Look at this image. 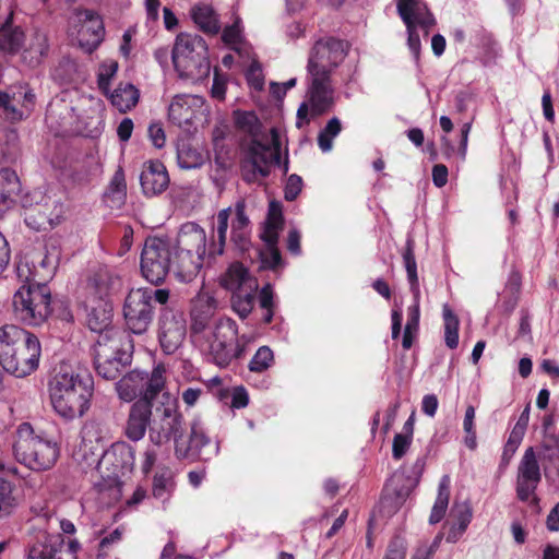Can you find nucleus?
<instances>
[{
    "label": "nucleus",
    "mask_w": 559,
    "mask_h": 559,
    "mask_svg": "<svg viewBox=\"0 0 559 559\" xmlns=\"http://www.w3.org/2000/svg\"><path fill=\"white\" fill-rule=\"evenodd\" d=\"M37 295L40 297V300H37V314L43 321L50 318L69 322L72 319L67 305L62 300L51 299L50 292L45 284L37 283Z\"/></svg>",
    "instance_id": "bb28decb"
},
{
    "label": "nucleus",
    "mask_w": 559,
    "mask_h": 559,
    "mask_svg": "<svg viewBox=\"0 0 559 559\" xmlns=\"http://www.w3.org/2000/svg\"><path fill=\"white\" fill-rule=\"evenodd\" d=\"M404 265L407 272V278L413 295H419V284L417 276V264L412 249L411 241H407V248L403 254Z\"/></svg>",
    "instance_id": "49530a36"
},
{
    "label": "nucleus",
    "mask_w": 559,
    "mask_h": 559,
    "mask_svg": "<svg viewBox=\"0 0 559 559\" xmlns=\"http://www.w3.org/2000/svg\"><path fill=\"white\" fill-rule=\"evenodd\" d=\"M542 480L540 467L537 455L533 448L525 450L519 467L516 477V493L521 501L535 502V491Z\"/></svg>",
    "instance_id": "a211bd4d"
},
{
    "label": "nucleus",
    "mask_w": 559,
    "mask_h": 559,
    "mask_svg": "<svg viewBox=\"0 0 559 559\" xmlns=\"http://www.w3.org/2000/svg\"><path fill=\"white\" fill-rule=\"evenodd\" d=\"M76 17L82 23L81 29L78 31L79 44L85 51L92 52L103 41L105 32L103 21L92 10L78 11Z\"/></svg>",
    "instance_id": "aec40b11"
},
{
    "label": "nucleus",
    "mask_w": 559,
    "mask_h": 559,
    "mask_svg": "<svg viewBox=\"0 0 559 559\" xmlns=\"http://www.w3.org/2000/svg\"><path fill=\"white\" fill-rule=\"evenodd\" d=\"M150 441L157 447L174 441V447L185 435V419L176 395L163 391L152 401Z\"/></svg>",
    "instance_id": "20e7f679"
},
{
    "label": "nucleus",
    "mask_w": 559,
    "mask_h": 559,
    "mask_svg": "<svg viewBox=\"0 0 559 559\" xmlns=\"http://www.w3.org/2000/svg\"><path fill=\"white\" fill-rule=\"evenodd\" d=\"M114 107L120 112L132 109L139 102L140 92L131 83L119 84L112 93L107 94Z\"/></svg>",
    "instance_id": "4c0bfd02"
},
{
    "label": "nucleus",
    "mask_w": 559,
    "mask_h": 559,
    "mask_svg": "<svg viewBox=\"0 0 559 559\" xmlns=\"http://www.w3.org/2000/svg\"><path fill=\"white\" fill-rule=\"evenodd\" d=\"M171 270L169 243L160 238H148L141 253V272L152 284L162 283Z\"/></svg>",
    "instance_id": "ddd939ff"
},
{
    "label": "nucleus",
    "mask_w": 559,
    "mask_h": 559,
    "mask_svg": "<svg viewBox=\"0 0 559 559\" xmlns=\"http://www.w3.org/2000/svg\"><path fill=\"white\" fill-rule=\"evenodd\" d=\"M94 380L87 371H76L61 364L49 381V395L55 412L67 420L82 417L91 405Z\"/></svg>",
    "instance_id": "f257e3e1"
},
{
    "label": "nucleus",
    "mask_w": 559,
    "mask_h": 559,
    "mask_svg": "<svg viewBox=\"0 0 559 559\" xmlns=\"http://www.w3.org/2000/svg\"><path fill=\"white\" fill-rule=\"evenodd\" d=\"M216 308L217 301L209 292L201 290L197 295L191 308V330L193 333H200L206 328Z\"/></svg>",
    "instance_id": "cd10ccee"
},
{
    "label": "nucleus",
    "mask_w": 559,
    "mask_h": 559,
    "mask_svg": "<svg viewBox=\"0 0 559 559\" xmlns=\"http://www.w3.org/2000/svg\"><path fill=\"white\" fill-rule=\"evenodd\" d=\"M98 428L99 425L96 421H87L82 429L83 441H99L100 436L98 433Z\"/></svg>",
    "instance_id": "774afa93"
},
{
    "label": "nucleus",
    "mask_w": 559,
    "mask_h": 559,
    "mask_svg": "<svg viewBox=\"0 0 559 559\" xmlns=\"http://www.w3.org/2000/svg\"><path fill=\"white\" fill-rule=\"evenodd\" d=\"M302 188V179L298 175H290L286 181L285 186V199L287 201H294L298 194L300 193Z\"/></svg>",
    "instance_id": "4d7b16f0"
},
{
    "label": "nucleus",
    "mask_w": 559,
    "mask_h": 559,
    "mask_svg": "<svg viewBox=\"0 0 559 559\" xmlns=\"http://www.w3.org/2000/svg\"><path fill=\"white\" fill-rule=\"evenodd\" d=\"M60 455L59 443L55 438L37 436V471L51 468Z\"/></svg>",
    "instance_id": "e433bc0d"
},
{
    "label": "nucleus",
    "mask_w": 559,
    "mask_h": 559,
    "mask_svg": "<svg viewBox=\"0 0 559 559\" xmlns=\"http://www.w3.org/2000/svg\"><path fill=\"white\" fill-rule=\"evenodd\" d=\"M17 277L22 285L13 296L14 314L19 321L32 325L35 319L33 305V287L35 280L27 261H20L17 264Z\"/></svg>",
    "instance_id": "f3484780"
},
{
    "label": "nucleus",
    "mask_w": 559,
    "mask_h": 559,
    "mask_svg": "<svg viewBox=\"0 0 559 559\" xmlns=\"http://www.w3.org/2000/svg\"><path fill=\"white\" fill-rule=\"evenodd\" d=\"M283 223L281 205L276 202H271L264 228L261 234V238L265 242L266 247L277 246L278 233L283 227Z\"/></svg>",
    "instance_id": "c9c22d12"
},
{
    "label": "nucleus",
    "mask_w": 559,
    "mask_h": 559,
    "mask_svg": "<svg viewBox=\"0 0 559 559\" xmlns=\"http://www.w3.org/2000/svg\"><path fill=\"white\" fill-rule=\"evenodd\" d=\"M452 514L455 519L453 524H455L456 527H460L461 531H466L473 518V512L469 504L467 502L455 504L452 509Z\"/></svg>",
    "instance_id": "3c124183"
},
{
    "label": "nucleus",
    "mask_w": 559,
    "mask_h": 559,
    "mask_svg": "<svg viewBox=\"0 0 559 559\" xmlns=\"http://www.w3.org/2000/svg\"><path fill=\"white\" fill-rule=\"evenodd\" d=\"M274 361V354L269 346L258 348L249 362V370L252 372H263L267 370Z\"/></svg>",
    "instance_id": "de8ad7c7"
},
{
    "label": "nucleus",
    "mask_w": 559,
    "mask_h": 559,
    "mask_svg": "<svg viewBox=\"0 0 559 559\" xmlns=\"http://www.w3.org/2000/svg\"><path fill=\"white\" fill-rule=\"evenodd\" d=\"M59 260V252L56 247H53L51 252H48L46 257L40 262V266L45 270H47L46 277L51 278L53 275V272L57 267Z\"/></svg>",
    "instance_id": "052dcab7"
},
{
    "label": "nucleus",
    "mask_w": 559,
    "mask_h": 559,
    "mask_svg": "<svg viewBox=\"0 0 559 559\" xmlns=\"http://www.w3.org/2000/svg\"><path fill=\"white\" fill-rule=\"evenodd\" d=\"M348 45L333 37L322 38L313 45L307 64L308 74L332 78L334 70L344 61Z\"/></svg>",
    "instance_id": "9b49d317"
},
{
    "label": "nucleus",
    "mask_w": 559,
    "mask_h": 559,
    "mask_svg": "<svg viewBox=\"0 0 559 559\" xmlns=\"http://www.w3.org/2000/svg\"><path fill=\"white\" fill-rule=\"evenodd\" d=\"M148 135L155 147L160 148L165 145V132L159 123H153L150 126Z\"/></svg>",
    "instance_id": "0e129e2a"
},
{
    "label": "nucleus",
    "mask_w": 559,
    "mask_h": 559,
    "mask_svg": "<svg viewBox=\"0 0 559 559\" xmlns=\"http://www.w3.org/2000/svg\"><path fill=\"white\" fill-rule=\"evenodd\" d=\"M438 399L435 394H427L421 401V411L429 417H433L438 409Z\"/></svg>",
    "instance_id": "338daca9"
},
{
    "label": "nucleus",
    "mask_w": 559,
    "mask_h": 559,
    "mask_svg": "<svg viewBox=\"0 0 559 559\" xmlns=\"http://www.w3.org/2000/svg\"><path fill=\"white\" fill-rule=\"evenodd\" d=\"M133 345L129 335L121 331H109L98 336L94 346V366L98 376L116 379L131 362Z\"/></svg>",
    "instance_id": "39448f33"
},
{
    "label": "nucleus",
    "mask_w": 559,
    "mask_h": 559,
    "mask_svg": "<svg viewBox=\"0 0 559 559\" xmlns=\"http://www.w3.org/2000/svg\"><path fill=\"white\" fill-rule=\"evenodd\" d=\"M140 182L145 195L152 197L162 193L169 183L168 174L163 163L159 160L144 163Z\"/></svg>",
    "instance_id": "a878e982"
},
{
    "label": "nucleus",
    "mask_w": 559,
    "mask_h": 559,
    "mask_svg": "<svg viewBox=\"0 0 559 559\" xmlns=\"http://www.w3.org/2000/svg\"><path fill=\"white\" fill-rule=\"evenodd\" d=\"M85 309L86 322L91 331L98 333L99 336L109 331H119L111 326L112 305L110 300L87 298Z\"/></svg>",
    "instance_id": "5701e85b"
},
{
    "label": "nucleus",
    "mask_w": 559,
    "mask_h": 559,
    "mask_svg": "<svg viewBox=\"0 0 559 559\" xmlns=\"http://www.w3.org/2000/svg\"><path fill=\"white\" fill-rule=\"evenodd\" d=\"M187 335L185 314L173 309H164L158 320V341L166 355L176 353Z\"/></svg>",
    "instance_id": "4468645a"
},
{
    "label": "nucleus",
    "mask_w": 559,
    "mask_h": 559,
    "mask_svg": "<svg viewBox=\"0 0 559 559\" xmlns=\"http://www.w3.org/2000/svg\"><path fill=\"white\" fill-rule=\"evenodd\" d=\"M451 478L443 475L438 485V492L429 516L430 524L439 523L445 515L449 507Z\"/></svg>",
    "instance_id": "58836bf2"
},
{
    "label": "nucleus",
    "mask_w": 559,
    "mask_h": 559,
    "mask_svg": "<svg viewBox=\"0 0 559 559\" xmlns=\"http://www.w3.org/2000/svg\"><path fill=\"white\" fill-rule=\"evenodd\" d=\"M334 105V87L332 78L322 74H308L306 100L297 110L296 127L301 129L316 117L329 111Z\"/></svg>",
    "instance_id": "9d476101"
},
{
    "label": "nucleus",
    "mask_w": 559,
    "mask_h": 559,
    "mask_svg": "<svg viewBox=\"0 0 559 559\" xmlns=\"http://www.w3.org/2000/svg\"><path fill=\"white\" fill-rule=\"evenodd\" d=\"M62 546L63 538L60 534L48 535L37 559H76L75 555L80 549L76 539L70 540L66 550L62 549Z\"/></svg>",
    "instance_id": "2f4dec72"
},
{
    "label": "nucleus",
    "mask_w": 559,
    "mask_h": 559,
    "mask_svg": "<svg viewBox=\"0 0 559 559\" xmlns=\"http://www.w3.org/2000/svg\"><path fill=\"white\" fill-rule=\"evenodd\" d=\"M174 249L193 252L204 259L206 252L205 230L194 222L182 224Z\"/></svg>",
    "instance_id": "393cba45"
},
{
    "label": "nucleus",
    "mask_w": 559,
    "mask_h": 559,
    "mask_svg": "<svg viewBox=\"0 0 559 559\" xmlns=\"http://www.w3.org/2000/svg\"><path fill=\"white\" fill-rule=\"evenodd\" d=\"M122 286L121 278L107 266L99 267L90 281L88 298L97 300H110Z\"/></svg>",
    "instance_id": "b1692460"
},
{
    "label": "nucleus",
    "mask_w": 559,
    "mask_h": 559,
    "mask_svg": "<svg viewBox=\"0 0 559 559\" xmlns=\"http://www.w3.org/2000/svg\"><path fill=\"white\" fill-rule=\"evenodd\" d=\"M152 401L146 400L135 401L128 415L124 433L128 439L132 441H140L145 436L146 430L151 429L152 418Z\"/></svg>",
    "instance_id": "4be33fe9"
},
{
    "label": "nucleus",
    "mask_w": 559,
    "mask_h": 559,
    "mask_svg": "<svg viewBox=\"0 0 559 559\" xmlns=\"http://www.w3.org/2000/svg\"><path fill=\"white\" fill-rule=\"evenodd\" d=\"M12 488L10 483L0 478V518L8 514L13 504L11 496Z\"/></svg>",
    "instance_id": "864d4df0"
},
{
    "label": "nucleus",
    "mask_w": 559,
    "mask_h": 559,
    "mask_svg": "<svg viewBox=\"0 0 559 559\" xmlns=\"http://www.w3.org/2000/svg\"><path fill=\"white\" fill-rule=\"evenodd\" d=\"M442 316L444 321V343L454 349L459 345V325L460 321L449 305H443Z\"/></svg>",
    "instance_id": "a19ab883"
},
{
    "label": "nucleus",
    "mask_w": 559,
    "mask_h": 559,
    "mask_svg": "<svg viewBox=\"0 0 559 559\" xmlns=\"http://www.w3.org/2000/svg\"><path fill=\"white\" fill-rule=\"evenodd\" d=\"M13 453L20 464V467L15 468V473L26 478L31 475L35 464V437L32 424L22 423L17 427Z\"/></svg>",
    "instance_id": "6ab92c4d"
},
{
    "label": "nucleus",
    "mask_w": 559,
    "mask_h": 559,
    "mask_svg": "<svg viewBox=\"0 0 559 559\" xmlns=\"http://www.w3.org/2000/svg\"><path fill=\"white\" fill-rule=\"evenodd\" d=\"M413 438L411 436H404L396 433L392 444V455L395 460H400L404 456L411 447Z\"/></svg>",
    "instance_id": "5fc2aeb1"
},
{
    "label": "nucleus",
    "mask_w": 559,
    "mask_h": 559,
    "mask_svg": "<svg viewBox=\"0 0 559 559\" xmlns=\"http://www.w3.org/2000/svg\"><path fill=\"white\" fill-rule=\"evenodd\" d=\"M257 292L241 290L233 293L231 307L241 318L246 319L252 311Z\"/></svg>",
    "instance_id": "c03bdc74"
},
{
    "label": "nucleus",
    "mask_w": 559,
    "mask_h": 559,
    "mask_svg": "<svg viewBox=\"0 0 559 559\" xmlns=\"http://www.w3.org/2000/svg\"><path fill=\"white\" fill-rule=\"evenodd\" d=\"M107 197L111 199L115 205L120 206L124 203L127 197V185L124 174L119 168L110 180Z\"/></svg>",
    "instance_id": "a18cd8bd"
},
{
    "label": "nucleus",
    "mask_w": 559,
    "mask_h": 559,
    "mask_svg": "<svg viewBox=\"0 0 559 559\" xmlns=\"http://www.w3.org/2000/svg\"><path fill=\"white\" fill-rule=\"evenodd\" d=\"M397 12L407 31V46L414 59L420 56V36L427 37L436 19L423 0H396Z\"/></svg>",
    "instance_id": "1a4fd4ad"
},
{
    "label": "nucleus",
    "mask_w": 559,
    "mask_h": 559,
    "mask_svg": "<svg viewBox=\"0 0 559 559\" xmlns=\"http://www.w3.org/2000/svg\"><path fill=\"white\" fill-rule=\"evenodd\" d=\"M237 332L238 326L233 319L222 317L216 320L212 336L207 341V355L215 365L227 367L237 359Z\"/></svg>",
    "instance_id": "f8f14e48"
},
{
    "label": "nucleus",
    "mask_w": 559,
    "mask_h": 559,
    "mask_svg": "<svg viewBox=\"0 0 559 559\" xmlns=\"http://www.w3.org/2000/svg\"><path fill=\"white\" fill-rule=\"evenodd\" d=\"M203 105L204 99L201 96L177 95L168 108L169 120L180 128H187L192 124Z\"/></svg>",
    "instance_id": "412c9836"
},
{
    "label": "nucleus",
    "mask_w": 559,
    "mask_h": 559,
    "mask_svg": "<svg viewBox=\"0 0 559 559\" xmlns=\"http://www.w3.org/2000/svg\"><path fill=\"white\" fill-rule=\"evenodd\" d=\"M342 123L338 118H331L326 126L319 132L318 145L323 153H328L333 147V140L341 133Z\"/></svg>",
    "instance_id": "37998d69"
},
{
    "label": "nucleus",
    "mask_w": 559,
    "mask_h": 559,
    "mask_svg": "<svg viewBox=\"0 0 559 559\" xmlns=\"http://www.w3.org/2000/svg\"><path fill=\"white\" fill-rule=\"evenodd\" d=\"M15 90L12 96L7 92L0 91V108L3 109L5 118L11 121L22 119V112L15 107L14 102L32 103L34 97L28 84H21Z\"/></svg>",
    "instance_id": "473e14b6"
},
{
    "label": "nucleus",
    "mask_w": 559,
    "mask_h": 559,
    "mask_svg": "<svg viewBox=\"0 0 559 559\" xmlns=\"http://www.w3.org/2000/svg\"><path fill=\"white\" fill-rule=\"evenodd\" d=\"M236 127L251 136L250 159L252 171H245L243 178L253 181L258 177H266L270 167L281 162L282 138L277 128H271V143H264L262 136V123L252 111H235Z\"/></svg>",
    "instance_id": "f03ea898"
},
{
    "label": "nucleus",
    "mask_w": 559,
    "mask_h": 559,
    "mask_svg": "<svg viewBox=\"0 0 559 559\" xmlns=\"http://www.w3.org/2000/svg\"><path fill=\"white\" fill-rule=\"evenodd\" d=\"M119 454L122 457H127L126 464H133L134 453L131 447L126 443H117L112 447L111 451H108L104 454L103 460L100 461V465L105 462L111 461V457Z\"/></svg>",
    "instance_id": "603ef678"
},
{
    "label": "nucleus",
    "mask_w": 559,
    "mask_h": 559,
    "mask_svg": "<svg viewBox=\"0 0 559 559\" xmlns=\"http://www.w3.org/2000/svg\"><path fill=\"white\" fill-rule=\"evenodd\" d=\"M190 16L203 33L209 35H216L219 33L221 22L218 14L211 4H194L190 10Z\"/></svg>",
    "instance_id": "72a5a7b5"
},
{
    "label": "nucleus",
    "mask_w": 559,
    "mask_h": 559,
    "mask_svg": "<svg viewBox=\"0 0 559 559\" xmlns=\"http://www.w3.org/2000/svg\"><path fill=\"white\" fill-rule=\"evenodd\" d=\"M419 295H414V302L407 309V322L405 325V330L418 331L419 325Z\"/></svg>",
    "instance_id": "6e6d98bb"
},
{
    "label": "nucleus",
    "mask_w": 559,
    "mask_h": 559,
    "mask_svg": "<svg viewBox=\"0 0 559 559\" xmlns=\"http://www.w3.org/2000/svg\"><path fill=\"white\" fill-rule=\"evenodd\" d=\"M524 435V431L513 428L504 445V454H513L521 444Z\"/></svg>",
    "instance_id": "680f3d73"
},
{
    "label": "nucleus",
    "mask_w": 559,
    "mask_h": 559,
    "mask_svg": "<svg viewBox=\"0 0 559 559\" xmlns=\"http://www.w3.org/2000/svg\"><path fill=\"white\" fill-rule=\"evenodd\" d=\"M166 369L163 365H157L151 373L134 369L123 376L116 383V391L120 400L132 402L138 396L139 400L153 401L164 391L166 384Z\"/></svg>",
    "instance_id": "6e6552de"
},
{
    "label": "nucleus",
    "mask_w": 559,
    "mask_h": 559,
    "mask_svg": "<svg viewBox=\"0 0 559 559\" xmlns=\"http://www.w3.org/2000/svg\"><path fill=\"white\" fill-rule=\"evenodd\" d=\"M177 160L181 168L192 169L203 164L204 156L197 148L187 143H181L177 147Z\"/></svg>",
    "instance_id": "79ce46f5"
},
{
    "label": "nucleus",
    "mask_w": 559,
    "mask_h": 559,
    "mask_svg": "<svg viewBox=\"0 0 559 559\" xmlns=\"http://www.w3.org/2000/svg\"><path fill=\"white\" fill-rule=\"evenodd\" d=\"M123 316L129 330L134 334L144 333L153 319V306L144 289H132L124 301Z\"/></svg>",
    "instance_id": "dca6fc26"
},
{
    "label": "nucleus",
    "mask_w": 559,
    "mask_h": 559,
    "mask_svg": "<svg viewBox=\"0 0 559 559\" xmlns=\"http://www.w3.org/2000/svg\"><path fill=\"white\" fill-rule=\"evenodd\" d=\"M34 336L16 325L0 328V365L10 374L23 378L35 369Z\"/></svg>",
    "instance_id": "7ed1b4c3"
},
{
    "label": "nucleus",
    "mask_w": 559,
    "mask_h": 559,
    "mask_svg": "<svg viewBox=\"0 0 559 559\" xmlns=\"http://www.w3.org/2000/svg\"><path fill=\"white\" fill-rule=\"evenodd\" d=\"M26 35L21 26L7 21L0 26V52L5 56H15L24 50Z\"/></svg>",
    "instance_id": "7c9ffc66"
},
{
    "label": "nucleus",
    "mask_w": 559,
    "mask_h": 559,
    "mask_svg": "<svg viewBox=\"0 0 559 559\" xmlns=\"http://www.w3.org/2000/svg\"><path fill=\"white\" fill-rule=\"evenodd\" d=\"M219 452L218 443L212 444L205 428L200 419H193L190 427V437L187 442L185 436L176 447V455L179 459L199 457L209 461Z\"/></svg>",
    "instance_id": "2eb2a0df"
},
{
    "label": "nucleus",
    "mask_w": 559,
    "mask_h": 559,
    "mask_svg": "<svg viewBox=\"0 0 559 559\" xmlns=\"http://www.w3.org/2000/svg\"><path fill=\"white\" fill-rule=\"evenodd\" d=\"M241 32V23L240 20L237 19L231 25L224 28L222 39L226 45L230 46L231 49L239 51V45L242 39Z\"/></svg>",
    "instance_id": "8fccbe9b"
},
{
    "label": "nucleus",
    "mask_w": 559,
    "mask_h": 559,
    "mask_svg": "<svg viewBox=\"0 0 559 559\" xmlns=\"http://www.w3.org/2000/svg\"><path fill=\"white\" fill-rule=\"evenodd\" d=\"M171 270L176 278L182 283L191 282L200 272L203 265V258L193 252L174 249Z\"/></svg>",
    "instance_id": "c756f323"
},
{
    "label": "nucleus",
    "mask_w": 559,
    "mask_h": 559,
    "mask_svg": "<svg viewBox=\"0 0 559 559\" xmlns=\"http://www.w3.org/2000/svg\"><path fill=\"white\" fill-rule=\"evenodd\" d=\"M405 555L406 547L404 543L401 539L395 538L389 544L383 559H405Z\"/></svg>",
    "instance_id": "bf43d9fd"
},
{
    "label": "nucleus",
    "mask_w": 559,
    "mask_h": 559,
    "mask_svg": "<svg viewBox=\"0 0 559 559\" xmlns=\"http://www.w3.org/2000/svg\"><path fill=\"white\" fill-rule=\"evenodd\" d=\"M249 403V395L243 386H237L231 393V407L243 408Z\"/></svg>",
    "instance_id": "e2e57ef3"
},
{
    "label": "nucleus",
    "mask_w": 559,
    "mask_h": 559,
    "mask_svg": "<svg viewBox=\"0 0 559 559\" xmlns=\"http://www.w3.org/2000/svg\"><path fill=\"white\" fill-rule=\"evenodd\" d=\"M171 59L181 79L199 82L210 74L207 46L199 35L179 34L171 51Z\"/></svg>",
    "instance_id": "423d86ee"
},
{
    "label": "nucleus",
    "mask_w": 559,
    "mask_h": 559,
    "mask_svg": "<svg viewBox=\"0 0 559 559\" xmlns=\"http://www.w3.org/2000/svg\"><path fill=\"white\" fill-rule=\"evenodd\" d=\"M21 181L10 168L0 169V206L8 209L20 197Z\"/></svg>",
    "instance_id": "f704fd0d"
},
{
    "label": "nucleus",
    "mask_w": 559,
    "mask_h": 559,
    "mask_svg": "<svg viewBox=\"0 0 559 559\" xmlns=\"http://www.w3.org/2000/svg\"><path fill=\"white\" fill-rule=\"evenodd\" d=\"M247 203L243 198H239L234 206H228L218 211L216 215V240H213L209 247L210 255H222L227 239V230L231 218V241L240 249L246 250L249 246L251 223L247 215Z\"/></svg>",
    "instance_id": "0eeeda50"
},
{
    "label": "nucleus",
    "mask_w": 559,
    "mask_h": 559,
    "mask_svg": "<svg viewBox=\"0 0 559 559\" xmlns=\"http://www.w3.org/2000/svg\"><path fill=\"white\" fill-rule=\"evenodd\" d=\"M432 181L436 187L442 188L448 182V168L442 164H437L432 168Z\"/></svg>",
    "instance_id": "69168bd1"
},
{
    "label": "nucleus",
    "mask_w": 559,
    "mask_h": 559,
    "mask_svg": "<svg viewBox=\"0 0 559 559\" xmlns=\"http://www.w3.org/2000/svg\"><path fill=\"white\" fill-rule=\"evenodd\" d=\"M262 264L270 269H276L281 265L282 258L277 246L266 247L265 251L261 252Z\"/></svg>",
    "instance_id": "13d9d810"
},
{
    "label": "nucleus",
    "mask_w": 559,
    "mask_h": 559,
    "mask_svg": "<svg viewBox=\"0 0 559 559\" xmlns=\"http://www.w3.org/2000/svg\"><path fill=\"white\" fill-rule=\"evenodd\" d=\"M118 71V62L115 60H106L104 61L98 69L97 73V83L99 90L104 94H109V86L111 80L115 78Z\"/></svg>",
    "instance_id": "09e8293b"
},
{
    "label": "nucleus",
    "mask_w": 559,
    "mask_h": 559,
    "mask_svg": "<svg viewBox=\"0 0 559 559\" xmlns=\"http://www.w3.org/2000/svg\"><path fill=\"white\" fill-rule=\"evenodd\" d=\"M175 489L174 473L170 468H159L153 478V496L160 502H167Z\"/></svg>",
    "instance_id": "ea45409f"
},
{
    "label": "nucleus",
    "mask_w": 559,
    "mask_h": 559,
    "mask_svg": "<svg viewBox=\"0 0 559 559\" xmlns=\"http://www.w3.org/2000/svg\"><path fill=\"white\" fill-rule=\"evenodd\" d=\"M221 285L231 293L241 290L257 292L259 287L257 280L238 262L231 263L221 276Z\"/></svg>",
    "instance_id": "c85d7f7f"
}]
</instances>
